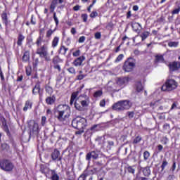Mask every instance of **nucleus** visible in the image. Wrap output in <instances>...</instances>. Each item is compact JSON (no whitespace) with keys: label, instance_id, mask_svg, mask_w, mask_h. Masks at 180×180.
I'll return each instance as SVG.
<instances>
[{"label":"nucleus","instance_id":"f257e3e1","mask_svg":"<svg viewBox=\"0 0 180 180\" xmlns=\"http://www.w3.org/2000/svg\"><path fill=\"white\" fill-rule=\"evenodd\" d=\"M55 113L59 122H65L71 115V108L68 105H59L55 108Z\"/></svg>","mask_w":180,"mask_h":180},{"label":"nucleus","instance_id":"f03ea898","mask_svg":"<svg viewBox=\"0 0 180 180\" xmlns=\"http://www.w3.org/2000/svg\"><path fill=\"white\" fill-rule=\"evenodd\" d=\"M130 108H131V103L129 101H119L112 106V109L117 110V112H120V110H127L130 109Z\"/></svg>","mask_w":180,"mask_h":180},{"label":"nucleus","instance_id":"7ed1b4c3","mask_svg":"<svg viewBox=\"0 0 180 180\" xmlns=\"http://www.w3.org/2000/svg\"><path fill=\"white\" fill-rule=\"evenodd\" d=\"M86 125V119L82 117H77L72 122V126L75 129H85Z\"/></svg>","mask_w":180,"mask_h":180},{"label":"nucleus","instance_id":"20e7f679","mask_svg":"<svg viewBox=\"0 0 180 180\" xmlns=\"http://www.w3.org/2000/svg\"><path fill=\"white\" fill-rule=\"evenodd\" d=\"M178 88V82L173 79H169L162 86V91H171Z\"/></svg>","mask_w":180,"mask_h":180},{"label":"nucleus","instance_id":"39448f33","mask_svg":"<svg viewBox=\"0 0 180 180\" xmlns=\"http://www.w3.org/2000/svg\"><path fill=\"white\" fill-rule=\"evenodd\" d=\"M47 50V46L43 45L42 46L37 49V54H39V57L41 58H44L46 61H50L51 58L50 56H49Z\"/></svg>","mask_w":180,"mask_h":180},{"label":"nucleus","instance_id":"423d86ee","mask_svg":"<svg viewBox=\"0 0 180 180\" xmlns=\"http://www.w3.org/2000/svg\"><path fill=\"white\" fill-rule=\"evenodd\" d=\"M13 164L9 160H4L0 161V168L3 169V171L9 172L13 169Z\"/></svg>","mask_w":180,"mask_h":180},{"label":"nucleus","instance_id":"0eeeda50","mask_svg":"<svg viewBox=\"0 0 180 180\" xmlns=\"http://www.w3.org/2000/svg\"><path fill=\"white\" fill-rule=\"evenodd\" d=\"M134 67H136V60L133 59H128L124 64L123 70L125 72H130L133 71V68H134Z\"/></svg>","mask_w":180,"mask_h":180},{"label":"nucleus","instance_id":"6e6552de","mask_svg":"<svg viewBox=\"0 0 180 180\" xmlns=\"http://www.w3.org/2000/svg\"><path fill=\"white\" fill-rule=\"evenodd\" d=\"M129 77H117L115 79V85L119 86V89H122V88H124V86L129 84Z\"/></svg>","mask_w":180,"mask_h":180},{"label":"nucleus","instance_id":"1a4fd4ad","mask_svg":"<svg viewBox=\"0 0 180 180\" xmlns=\"http://www.w3.org/2000/svg\"><path fill=\"white\" fill-rule=\"evenodd\" d=\"M169 68L170 71H177L180 68L179 62H172L169 64Z\"/></svg>","mask_w":180,"mask_h":180},{"label":"nucleus","instance_id":"9d476101","mask_svg":"<svg viewBox=\"0 0 180 180\" xmlns=\"http://www.w3.org/2000/svg\"><path fill=\"white\" fill-rule=\"evenodd\" d=\"M51 158L53 161H56V160L58 161H61V157H60V151H58L57 149L54 150L51 154Z\"/></svg>","mask_w":180,"mask_h":180},{"label":"nucleus","instance_id":"9b49d317","mask_svg":"<svg viewBox=\"0 0 180 180\" xmlns=\"http://www.w3.org/2000/svg\"><path fill=\"white\" fill-rule=\"evenodd\" d=\"M98 156L99 155L98 154V153H96V151H92L86 155V160H87L88 161H89L91 158L96 160V158H98Z\"/></svg>","mask_w":180,"mask_h":180},{"label":"nucleus","instance_id":"f8f14e48","mask_svg":"<svg viewBox=\"0 0 180 180\" xmlns=\"http://www.w3.org/2000/svg\"><path fill=\"white\" fill-rule=\"evenodd\" d=\"M30 129L34 133H39V131H40V128L39 127V123L36 122H32V125L30 127Z\"/></svg>","mask_w":180,"mask_h":180},{"label":"nucleus","instance_id":"ddd939ff","mask_svg":"<svg viewBox=\"0 0 180 180\" xmlns=\"http://www.w3.org/2000/svg\"><path fill=\"white\" fill-rule=\"evenodd\" d=\"M84 60H85V58L84 56H80L75 60L73 64L75 67H79V65L82 64V61H84Z\"/></svg>","mask_w":180,"mask_h":180},{"label":"nucleus","instance_id":"4468645a","mask_svg":"<svg viewBox=\"0 0 180 180\" xmlns=\"http://www.w3.org/2000/svg\"><path fill=\"white\" fill-rule=\"evenodd\" d=\"M56 102V96H52L46 98V103L47 105H53Z\"/></svg>","mask_w":180,"mask_h":180},{"label":"nucleus","instance_id":"2eb2a0df","mask_svg":"<svg viewBox=\"0 0 180 180\" xmlns=\"http://www.w3.org/2000/svg\"><path fill=\"white\" fill-rule=\"evenodd\" d=\"M1 19H2L3 23H4L6 26H8V24L9 23V20H8V15H6V13H3L1 14Z\"/></svg>","mask_w":180,"mask_h":180},{"label":"nucleus","instance_id":"dca6fc26","mask_svg":"<svg viewBox=\"0 0 180 180\" xmlns=\"http://www.w3.org/2000/svg\"><path fill=\"white\" fill-rule=\"evenodd\" d=\"M131 26L134 32H137L138 30H140V29H141V25H140V23L139 22H133Z\"/></svg>","mask_w":180,"mask_h":180},{"label":"nucleus","instance_id":"f3484780","mask_svg":"<svg viewBox=\"0 0 180 180\" xmlns=\"http://www.w3.org/2000/svg\"><path fill=\"white\" fill-rule=\"evenodd\" d=\"M32 103L30 101H27L25 102V107L23 108L24 112H27L28 109H32Z\"/></svg>","mask_w":180,"mask_h":180},{"label":"nucleus","instance_id":"a211bd4d","mask_svg":"<svg viewBox=\"0 0 180 180\" xmlns=\"http://www.w3.org/2000/svg\"><path fill=\"white\" fill-rule=\"evenodd\" d=\"M58 4V0H53L51 6H50V9L51 12H54V10L56 9V6Z\"/></svg>","mask_w":180,"mask_h":180},{"label":"nucleus","instance_id":"6ab92c4d","mask_svg":"<svg viewBox=\"0 0 180 180\" xmlns=\"http://www.w3.org/2000/svg\"><path fill=\"white\" fill-rule=\"evenodd\" d=\"M80 103H81V105L82 106L83 109H84V108L88 107V105H89V98H87L85 100H82Z\"/></svg>","mask_w":180,"mask_h":180},{"label":"nucleus","instance_id":"aec40b11","mask_svg":"<svg viewBox=\"0 0 180 180\" xmlns=\"http://www.w3.org/2000/svg\"><path fill=\"white\" fill-rule=\"evenodd\" d=\"M136 89L138 92H141V91H143V86L141 82H139L136 84Z\"/></svg>","mask_w":180,"mask_h":180},{"label":"nucleus","instance_id":"412c9836","mask_svg":"<svg viewBox=\"0 0 180 180\" xmlns=\"http://www.w3.org/2000/svg\"><path fill=\"white\" fill-rule=\"evenodd\" d=\"M30 58V53L29 51H25L22 56L23 61H29Z\"/></svg>","mask_w":180,"mask_h":180},{"label":"nucleus","instance_id":"4be33fe9","mask_svg":"<svg viewBox=\"0 0 180 180\" xmlns=\"http://www.w3.org/2000/svg\"><path fill=\"white\" fill-rule=\"evenodd\" d=\"M77 96H78V92H75L72 94L71 98H70V105H72V103L75 102V100L77 99Z\"/></svg>","mask_w":180,"mask_h":180},{"label":"nucleus","instance_id":"5701e85b","mask_svg":"<svg viewBox=\"0 0 180 180\" xmlns=\"http://www.w3.org/2000/svg\"><path fill=\"white\" fill-rule=\"evenodd\" d=\"M60 41V38L56 37L52 41V47H57L58 45V41Z\"/></svg>","mask_w":180,"mask_h":180},{"label":"nucleus","instance_id":"b1692460","mask_svg":"<svg viewBox=\"0 0 180 180\" xmlns=\"http://www.w3.org/2000/svg\"><path fill=\"white\" fill-rule=\"evenodd\" d=\"M67 51H68V48H66L64 46H60L59 53H60V54H63L64 56H65V54L67 53Z\"/></svg>","mask_w":180,"mask_h":180},{"label":"nucleus","instance_id":"393cba45","mask_svg":"<svg viewBox=\"0 0 180 180\" xmlns=\"http://www.w3.org/2000/svg\"><path fill=\"white\" fill-rule=\"evenodd\" d=\"M39 92H40V85L37 84L32 90V93L34 95H36V94H39Z\"/></svg>","mask_w":180,"mask_h":180},{"label":"nucleus","instance_id":"a878e982","mask_svg":"<svg viewBox=\"0 0 180 180\" xmlns=\"http://www.w3.org/2000/svg\"><path fill=\"white\" fill-rule=\"evenodd\" d=\"M155 61H156V63H163L164 57L161 55H158V56H156Z\"/></svg>","mask_w":180,"mask_h":180},{"label":"nucleus","instance_id":"bb28decb","mask_svg":"<svg viewBox=\"0 0 180 180\" xmlns=\"http://www.w3.org/2000/svg\"><path fill=\"white\" fill-rule=\"evenodd\" d=\"M23 40H25V37L22 34H20L18 37V46H22V42L23 41Z\"/></svg>","mask_w":180,"mask_h":180},{"label":"nucleus","instance_id":"cd10ccee","mask_svg":"<svg viewBox=\"0 0 180 180\" xmlns=\"http://www.w3.org/2000/svg\"><path fill=\"white\" fill-rule=\"evenodd\" d=\"M148 36H150V32H143V33L141 34V37L142 40L143 41V40H146V39H147V37H148Z\"/></svg>","mask_w":180,"mask_h":180},{"label":"nucleus","instance_id":"c85d7f7f","mask_svg":"<svg viewBox=\"0 0 180 180\" xmlns=\"http://www.w3.org/2000/svg\"><path fill=\"white\" fill-rule=\"evenodd\" d=\"M179 44L178 41H169L168 43L169 47H176Z\"/></svg>","mask_w":180,"mask_h":180},{"label":"nucleus","instance_id":"c756f323","mask_svg":"<svg viewBox=\"0 0 180 180\" xmlns=\"http://www.w3.org/2000/svg\"><path fill=\"white\" fill-rule=\"evenodd\" d=\"M102 91L101 90H98L97 91H96L94 94V98H101V96H102Z\"/></svg>","mask_w":180,"mask_h":180},{"label":"nucleus","instance_id":"7c9ffc66","mask_svg":"<svg viewBox=\"0 0 180 180\" xmlns=\"http://www.w3.org/2000/svg\"><path fill=\"white\" fill-rule=\"evenodd\" d=\"M41 41H43V37L39 36L37 38V41H36V44H37V46H38V47H39L41 46Z\"/></svg>","mask_w":180,"mask_h":180},{"label":"nucleus","instance_id":"2f4dec72","mask_svg":"<svg viewBox=\"0 0 180 180\" xmlns=\"http://www.w3.org/2000/svg\"><path fill=\"white\" fill-rule=\"evenodd\" d=\"M143 174L145 175V176H148V175H150V174H151V172L150 171L149 168H145L143 170Z\"/></svg>","mask_w":180,"mask_h":180},{"label":"nucleus","instance_id":"473e14b6","mask_svg":"<svg viewBox=\"0 0 180 180\" xmlns=\"http://www.w3.org/2000/svg\"><path fill=\"white\" fill-rule=\"evenodd\" d=\"M75 108L77 109V110H79V111L84 110V107H82V105H80L77 103H75Z\"/></svg>","mask_w":180,"mask_h":180},{"label":"nucleus","instance_id":"72a5a7b5","mask_svg":"<svg viewBox=\"0 0 180 180\" xmlns=\"http://www.w3.org/2000/svg\"><path fill=\"white\" fill-rule=\"evenodd\" d=\"M53 33H54V30H49L46 32V37L48 39H50V37H51V35L53 34Z\"/></svg>","mask_w":180,"mask_h":180},{"label":"nucleus","instance_id":"f704fd0d","mask_svg":"<svg viewBox=\"0 0 180 180\" xmlns=\"http://www.w3.org/2000/svg\"><path fill=\"white\" fill-rule=\"evenodd\" d=\"M46 91L49 95H51L53 94V88L50 87L49 86L46 87Z\"/></svg>","mask_w":180,"mask_h":180},{"label":"nucleus","instance_id":"c9c22d12","mask_svg":"<svg viewBox=\"0 0 180 180\" xmlns=\"http://www.w3.org/2000/svg\"><path fill=\"white\" fill-rule=\"evenodd\" d=\"M89 16H90V18H91V19H94V18H96L98 16V12L93 11V12L91 13Z\"/></svg>","mask_w":180,"mask_h":180},{"label":"nucleus","instance_id":"e433bc0d","mask_svg":"<svg viewBox=\"0 0 180 180\" xmlns=\"http://www.w3.org/2000/svg\"><path fill=\"white\" fill-rule=\"evenodd\" d=\"M123 57H124L123 54L119 55L117 59L115 60V63H119V61H122L123 60Z\"/></svg>","mask_w":180,"mask_h":180},{"label":"nucleus","instance_id":"4c0bfd02","mask_svg":"<svg viewBox=\"0 0 180 180\" xmlns=\"http://www.w3.org/2000/svg\"><path fill=\"white\" fill-rule=\"evenodd\" d=\"M52 180H60V176L57 174L53 173L51 176Z\"/></svg>","mask_w":180,"mask_h":180},{"label":"nucleus","instance_id":"58836bf2","mask_svg":"<svg viewBox=\"0 0 180 180\" xmlns=\"http://www.w3.org/2000/svg\"><path fill=\"white\" fill-rule=\"evenodd\" d=\"M53 19H54L56 26H58L59 21H58V18H57V15L56 13H53Z\"/></svg>","mask_w":180,"mask_h":180},{"label":"nucleus","instance_id":"ea45409f","mask_svg":"<svg viewBox=\"0 0 180 180\" xmlns=\"http://www.w3.org/2000/svg\"><path fill=\"white\" fill-rule=\"evenodd\" d=\"M167 165H168V162H167V160L163 161L161 165L162 171H164V169H165V167H167Z\"/></svg>","mask_w":180,"mask_h":180},{"label":"nucleus","instance_id":"a19ab883","mask_svg":"<svg viewBox=\"0 0 180 180\" xmlns=\"http://www.w3.org/2000/svg\"><path fill=\"white\" fill-rule=\"evenodd\" d=\"M150 157V152L148 151H145L143 153V158H144V160H148V158Z\"/></svg>","mask_w":180,"mask_h":180},{"label":"nucleus","instance_id":"79ce46f5","mask_svg":"<svg viewBox=\"0 0 180 180\" xmlns=\"http://www.w3.org/2000/svg\"><path fill=\"white\" fill-rule=\"evenodd\" d=\"M46 120H47V118L46 117L44 116L41 117V126L46 125Z\"/></svg>","mask_w":180,"mask_h":180},{"label":"nucleus","instance_id":"37998d69","mask_svg":"<svg viewBox=\"0 0 180 180\" xmlns=\"http://www.w3.org/2000/svg\"><path fill=\"white\" fill-rule=\"evenodd\" d=\"M82 19H83V22L88 21V14H82Z\"/></svg>","mask_w":180,"mask_h":180},{"label":"nucleus","instance_id":"c03bdc74","mask_svg":"<svg viewBox=\"0 0 180 180\" xmlns=\"http://www.w3.org/2000/svg\"><path fill=\"white\" fill-rule=\"evenodd\" d=\"M79 74L80 75L77 76V79L79 80L84 79V78H85V75H82V71H80Z\"/></svg>","mask_w":180,"mask_h":180},{"label":"nucleus","instance_id":"a18cd8bd","mask_svg":"<svg viewBox=\"0 0 180 180\" xmlns=\"http://www.w3.org/2000/svg\"><path fill=\"white\" fill-rule=\"evenodd\" d=\"M141 141V137L137 136L134 140V144H137V143H140Z\"/></svg>","mask_w":180,"mask_h":180},{"label":"nucleus","instance_id":"49530a36","mask_svg":"<svg viewBox=\"0 0 180 180\" xmlns=\"http://www.w3.org/2000/svg\"><path fill=\"white\" fill-rule=\"evenodd\" d=\"M95 4H96V0L93 1L92 4H91V5L87 8L88 12H91V9H92V6H94V5H95Z\"/></svg>","mask_w":180,"mask_h":180},{"label":"nucleus","instance_id":"de8ad7c7","mask_svg":"<svg viewBox=\"0 0 180 180\" xmlns=\"http://www.w3.org/2000/svg\"><path fill=\"white\" fill-rule=\"evenodd\" d=\"M179 12H180V8L179 7V8L173 10L172 15H178V13H179Z\"/></svg>","mask_w":180,"mask_h":180},{"label":"nucleus","instance_id":"09e8293b","mask_svg":"<svg viewBox=\"0 0 180 180\" xmlns=\"http://www.w3.org/2000/svg\"><path fill=\"white\" fill-rule=\"evenodd\" d=\"M81 54V51L77 50L75 52L73 53V56L74 57H78Z\"/></svg>","mask_w":180,"mask_h":180},{"label":"nucleus","instance_id":"8fccbe9b","mask_svg":"<svg viewBox=\"0 0 180 180\" xmlns=\"http://www.w3.org/2000/svg\"><path fill=\"white\" fill-rule=\"evenodd\" d=\"M94 36L95 39H99L102 37V34H101V32H96Z\"/></svg>","mask_w":180,"mask_h":180},{"label":"nucleus","instance_id":"3c124183","mask_svg":"<svg viewBox=\"0 0 180 180\" xmlns=\"http://www.w3.org/2000/svg\"><path fill=\"white\" fill-rule=\"evenodd\" d=\"M86 174H82L78 179V180H86Z\"/></svg>","mask_w":180,"mask_h":180},{"label":"nucleus","instance_id":"603ef678","mask_svg":"<svg viewBox=\"0 0 180 180\" xmlns=\"http://www.w3.org/2000/svg\"><path fill=\"white\" fill-rule=\"evenodd\" d=\"M68 71L70 73V74H75V69L74 68H70Z\"/></svg>","mask_w":180,"mask_h":180},{"label":"nucleus","instance_id":"864d4df0","mask_svg":"<svg viewBox=\"0 0 180 180\" xmlns=\"http://www.w3.org/2000/svg\"><path fill=\"white\" fill-rule=\"evenodd\" d=\"M105 105H106V101H105V100H102L100 101V106H101V108L105 107Z\"/></svg>","mask_w":180,"mask_h":180},{"label":"nucleus","instance_id":"5fc2aeb1","mask_svg":"<svg viewBox=\"0 0 180 180\" xmlns=\"http://www.w3.org/2000/svg\"><path fill=\"white\" fill-rule=\"evenodd\" d=\"M85 129H77V130H79V131H76V134H82V133H84V130Z\"/></svg>","mask_w":180,"mask_h":180},{"label":"nucleus","instance_id":"6e6d98bb","mask_svg":"<svg viewBox=\"0 0 180 180\" xmlns=\"http://www.w3.org/2000/svg\"><path fill=\"white\" fill-rule=\"evenodd\" d=\"M84 41H85V37H80L79 39V43H84Z\"/></svg>","mask_w":180,"mask_h":180},{"label":"nucleus","instance_id":"4d7b16f0","mask_svg":"<svg viewBox=\"0 0 180 180\" xmlns=\"http://www.w3.org/2000/svg\"><path fill=\"white\" fill-rule=\"evenodd\" d=\"M127 115L130 119H131L134 116V112H128Z\"/></svg>","mask_w":180,"mask_h":180},{"label":"nucleus","instance_id":"13d9d810","mask_svg":"<svg viewBox=\"0 0 180 180\" xmlns=\"http://www.w3.org/2000/svg\"><path fill=\"white\" fill-rule=\"evenodd\" d=\"M128 171L129 172H130L131 174H134V169H133L131 167H129L128 168Z\"/></svg>","mask_w":180,"mask_h":180},{"label":"nucleus","instance_id":"bf43d9fd","mask_svg":"<svg viewBox=\"0 0 180 180\" xmlns=\"http://www.w3.org/2000/svg\"><path fill=\"white\" fill-rule=\"evenodd\" d=\"M4 129L6 131H8V126L6 125V122H3Z\"/></svg>","mask_w":180,"mask_h":180},{"label":"nucleus","instance_id":"052dcab7","mask_svg":"<svg viewBox=\"0 0 180 180\" xmlns=\"http://www.w3.org/2000/svg\"><path fill=\"white\" fill-rule=\"evenodd\" d=\"M133 11H134L135 12H136V11H139V6H134Z\"/></svg>","mask_w":180,"mask_h":180},{"label":"nucleus","instance_id":"680f3d73","mask_svg":"<svg viewBox=\"0 0 180 180\" xmlns=\"http://www.w3.org/2000/svg\"><path fill=\"white\" fill-rule=\"evenodd\" d=\"M77 33V30H75V28H72L71 29V34H75Z\"/></svg>","mask_w":180,"mask_h":180},{"label":"nucleus","instance_id":"e2e57ef3","mask_svg":"<svg viewBox=\"0 0 180 180\" xmlns=\"http://www.w3.org/2000/svg\"><path fill=\"white\" fill-rule=\"evenodd\" d=\"M0 77L2 79V81H4V79H5V78L4 77V73H2V70H0Z\"/></svg>","mask_w":180,"mask_h":180},{"label":"nucleus","instance_id":"0e129e2a","mask_svg":"<svg viewBox=\"0 0 180 180\" xmlns=\"http://www.w3.org/2000/svg\"><path fill=\"white\" fill-rule=\"evenodd\" d=\"M176 103H174L172 105L171 109H176Z\"/></svg>","mask_w":180,"mask_h":180},{"label":"nucleus","instance_id":"69168bd1","mask_svg":"<svg viewBox=\"0 0 180 180\" xmlns=\"http://www.w3.org/2000/svg\"><path fill=\"white\" fill-rule=\"evenodd\" d=\"M158 148L159 151H162V148H164L162 146V145H158Z\"/></svg>","mask_w":180,"mask_h":180},{"label":"nucleus","instance_id":"338daca9","mask_svg":"<svg viewBox=\"0 0 180 180\" xmlns=\"http://www.w3.org/2000/svg\"><path fill=\"white\" fill-rule=\"evenodd\" d=\"M155 105H158V101H156L155 103H150V106H155Z\"/></svg>","mask_w":180,"mask_h":180},{"label":"nucleus","instance_id":"774afa93","mask_svg":"<svg viewBox=\"0 0 180 180\" xmlns=\"http://www.w3.org/2000/svg\"><path fill=\"white\" fill-rule=\"evenodd\" d=\"M46 113H47V115H51V110L48 109V110H46Z\"/></svg>","mask_w":180,"mask_h":180}]
</instances>
